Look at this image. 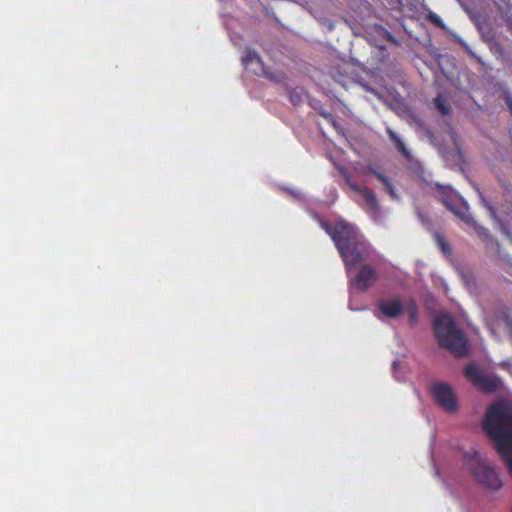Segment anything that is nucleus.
<instances>
[{
  "label": "nucleus",
  "instance_id": "nucleus-1",
  "mask_svg": "<svg viewBox=\"0 0 512 512\" xmlns=\"http://www.w3.org/2000/svg\"><path fill=\"white\" fill-rule=\"evenodd\" d=\"M483 430L512 474V411L504 403L491 405L483 419Z\"/></svg>",
  "mask_w": 512,
  "mask_h": 512
},
{
  "label": "nucleus",
  "instance_id": "nucleus-2",
  "mask_svg": "<svg viewBox=\"0 0 512 512\" xmlns=\"http://www.w3.org/2000/svg\"><path fill=\"white\" fill-rule=\"evenodd\" d=\"M434 329L439 343L443 347L458 357L467 354V340L450 315L442 314L438 316L435 319Z\"/></svg>",
  "mask_w": 512,
  "mask_h": 512
},
{
  "label": "nucleus",
  "instance_id": "nucleus-3",
  "mask_svg": "<svg viewBox=\"0 0 512 512\" xmlns=\"http://www.w3.org/2000/svg\"><path fill=\"white\" fill-rule=\"evenodd\" d=\"M466 458L468 469L477 482L493 490H497L502 486L498 473L486 456L478 451H473L471 454H467Z\"/></svg>",
  "mask_w": 512,
  "mask_h": 512
},
{
  "label": "nucleus",
  "instance_id": "nucleus-4",
  "mask_svg": "<svg viewBox=\"0 0 512 512\" xmlns=\"http://www.w3.org/2000/svg\"><path fill=\"white\" fill-rule=\"evenodd\" d=\"M348 276L358 265L373 261L374 250L371 245L362 236L355 243L339 253Z\"/></svg>",
  "mask_w": 512,
  "mask_h": 512
},
{
  "label": "nucleus",
  "instance_id": "nucleus-5",
  "mask_svg": "<svg viewBox=\"0 0 512 512\" xmlns=\"http://www.w3.org/2000/svg\"><path fill=\"white\" fill-rule=\"evenodd\" d=\"M321 227L332 238L339 253L362 237L355 226L346 221H338L333 226L322 222Z\"/></svg>",
  "mask_w": 512,
  "mask_h": 512
},
{
  "label": "nucleus",
  "instance_id": "nucleus-6",
  "mask_svg": "<svg viewBox=\"0 0 512 512\" xmlns=\"http://www.w3.org/2000/svg\"><path fill=\"white\" fill-rule=\"evenodd\" d=\"M340 173L343 175L346 183L349 187L362 195L366 202V211L367 213L374 219V221H379L381 218V207L379 205L378 199L375 193L366 187H360L357 183L352 180V175L345 167L339 168Z\"/></svg>",
  "mask_w": 512,
  "mask_h": 512
},
{
  "label": "nucleus",
  "instance_id": "nucleus-7",
  "mask_svg": "<svg viewBox=\"0 0 512 512\" xmlns=\"http://www.w3.org/2000/svg\"><path fill=\"white\" fill-rule=\"evenodd\" d=\"M340 173L343 175L346 183L349 187L362 195L366 202V211L367 213L374 219V221H379L381 218V207L379 205L378 199L375 193L366 187H360L357 183L352 180V175L345 167L339 168Z\"/></svg>",
  "mask_w": 512,
  "mask_h": 512
},
{
  "label": "nucleus",
  "instance_id": "nucleus-8",
  "mask_svg": "<svg viewBox=\"0 0 512 512\" xmlns=\"http://www.w3.org/2000/svg\"><path fill=\"white\" fill-rule=\"evenodd\" d=\"M340 173L343 175L346 183L349 187L362 195L366 202V211L367 213L374 219V221H379L381 218V207L379 205L378 199L375 193L366 187H360L357 183L352 180V175L345 167L339 168Z\"/></svg>",
  "mask_w": 512,
  "mask_h": 512
},
{
  "label": "nucleus",
  "instance_id": "nucleus-9",
  "mask_svg": "<svg viewBox=\"0 0 512 512\" xmlns=\"http://www.w3.org/2000/svg\"><path fill=\"white\" fill-rule=\"evenodd\" d=\"M378 279V274L371 262L359 265L357 274L350 279V284L358 291L365 292Z\"/></svg>",
  "mask_w": 512,
  "mask_h": 512
},
{
  "label": "nucleus",
  "instance_id": "nucleus-10",
  "mask_svg": "<svg viewBox=\"0 0 512 512\" xmlns=\"http://www.w3.org/2000/svg\"><path fill=\"white\" fill-rule=\"evenodd\" d=\"M443 204L458 218L467 224H474L473 218L469 213L467 202L457 193L450 191L445 193Z\"/></svg>",
  "mask_w": 512,
  "mask_h": 512
},
{
  "label": "nucleus",
  "instance_id": "nucleus-11",
  "mask_svg": "<svg viewBox=\"0 0 512 512\" xmlns=\"http://www.w3.org/2000/svg\"><path fill=\"white\" fill-rule=\"evenodd\" d=\"M242 64L245 68H251L256 75L264 76L275 82H280L281 77L270 72L269 68L263 63L259 54L251 48H247L242 58Z\"/></svg>",
  "mask_w": 512,
  "mask_h": 512
},
{
  "label": "nucleus",
  "instance_id": "nucleus-12",
  "mask_svg": "<svg viewBox=\"0 0 512 512\" xmlns=\"http://www.w3.org/2000/svg\"><path fill=\"white\" fill-rule=\"evenodd\" d=\"M431 392L435 401L447 412H454L457 409V401L452 388L441 382L431 385Z\"/></svg>",
  "mask_w": 512,
  "mask_h": 512
},
{
  "label": "nucleus",
  "instance_id": "nucleus-13",
  "mask_svg": "<svg viewBox=\"0 0 512 512\" xmlns=\"http://www.w3.org/2000/svg\"><path fill=\"white\" fill-rule=\"evenodd\" d=\"M466 376L484 391H494L500 385L497 377L484 374L477 366L470 365L466 368Z\"/></svg>",
  "mask_w": 512,
  "mask_h": 512
},
{
  "label": "nucleus",
  "instance_id": "nucleus-14",
  "mask_svg": "<svg viewBox=\"0 0 512 512\" xmlns=\"http://www.w3.org/2000/svg\"><path fill=\"white\" fill-rule=\"evenodd\" d=\"M365 33L366 40L372 46L378 47L380 49H385V42L396 43L393 35L383 26L378 24H374L368 27Z\"/></svg>",
  "mask_w": 512,
  "mask_h": 512
},
{
  "label": "nucleus",
  "instance_id": "nucleus-15",
  "mask_svg": "<svg viewBox=\"0 0 512 512\" xmlns=\"http://www.w3.org/2000/svg\"><path fill=\"white\" fill-rule=\"evenodd\" d=\"M378 308L386 317L396 318L403 312V303L400 298L380 300Z\"/></svg>",
  "mask_w": 512,
  "mask_h": 512
},
{
  "label": "nucleus",
  "instance_id": "nucleus-16",
  "mask_svg": "<svg viewBox=\"0 0 512 512\" xmlns=\"http://www.w3.org/2000/svg\"><path fill=\"white\" fill-rule=\"evenodd\" d=\"M387 134H388L390 140L392 141L393 145L397 149V151L400 152L401 155L406 160H411L412 155H411L410 151L406 148L404 142L401 140V138L398 136V134L395 131H393L391 128L387 129Z\"/></svg>",
  "mask_w": 512,
  "mask_h": 512
},
{
  "label": "nucleus",
  "instance_id": "nucleus-17",
  "mask_svg": "<svg viewBox=\"0 0 512 512\" xmlns=\"http://www.w3.org/2000/svg\"><path fill=\"white\" fill-rule=\"evenodd\" d=\"M372 172L377 177V179L383 184V186L385 187L386 191L391 196V198L397 199L398 196H397L395 188L391 182V179L380 171L373 170Z\"/></svg>",
  "mask_w": 512,
  "mask_h": 512
},
{
  "label": "nucleus",
  "instance_id": "nucleus-18",
  "mask_svg": "<svg viewBox=\"0 0 512 512\" xmlns=\"http://www.w3.org/2000/svg\"><path fill=\"white\" fill-rule=\"evenodd\" d=\"M434 105L441 115L448 116L451 114V105L449 101L441 95L434 99Z\"/></svg>",
  "mask_w": 512,
  "mask_h": 512
},
{
  "label": "nucleus",
  "instance_id": "nucleus-19",
  "mask_svg": "<svg viewBox=\"0 0 512 512\" xmlns=\"http://www.w3.org/2000/svg\"><path fill=\"white\" fill-rule=\"evenodd\" d=\"M450 36L452 37V39L457 42L458 44H460L464 49L465 51L473 58L475 59L479 64L481 65H484L485 63L483 62V60L481 59V57H479L478 55H476L472 50L471 48L468 46V44L461 38L459 37L457 34L453 33V32H449Z\"/></svg>",
  "mask_w": 512,
  "mask_h": 512
},
{
  "label": "nucleus",
  "instance_id": "nucleus-20",
  "mask_svg": "<svg viewBox=\"0 0 512 512\" xmlns=\"http://www.w3.org/2000/svg\"><path fill=\"white\" fill-rule=\"evenodd\" d=\"M471 19L477 27L479 34L489 27L488 19L484 15L473 14L471 15Z\"/></svg>",
  "mask_w": 512,
  "mask_h": 512
},
{
  "label": "nucleus",
  "instance_id": "nucleus-21",
  "mask_svg": "<svg viewBox=\"0 0 512 512\" xmlns=\"http://www.w3.org/2000/svg\"><path fill=\"white\" fill-rule=\"evenodd\" d=\"M447 129H448L447 130L448 139L446 141H450L453 146V149H454L453 156L460 157V149H459L458 142H457V135L452 127L448 126Z\"/></svg>",
  "mask_w": 512,
  "mask_h": 512
},
{
  "label": "nucleus",
  "instance_id": "nucleus-22",
  "mask_svg": "<svg viewBox=\"0 0 512 512\" xmlns=\"http://www.w3.org/2000/svg\"><path fill=\"white\" fill-rule=\"evenodd\" d=\"M434 237H435V240H436L438 246L440 247L441 251L445 255L450 256L451 249H450L447 241L444 239V237L438 231H434Z\"/></svg>",
  "mask_w": 512,
  "mask_h": 512
},
{
  "label": "nucleus",
  "instance_id": "nucleus-23",
  "mask_svg": "<svg viewBox=\"0 0 512 512\" xmlns=\"http://www.w3.org/2000/svg\"><path fill=\"white\" fill-rule=\"evenodd\" d=\"M481 40L488 45V47L497 41L494 31L488 27L480 33Z\"/></svg>",
  "mask_w": 512,
  "mask_h": 512
},
{
  "label": "nucleus",
  "instance_id": "nucleus-24",
  "mask_svg": "<svg viewBox=\"0 0 512 512\" xmlns=\"http://www.w3.org/2000/svg\"><path fill=\"white\" fill-rule=\"evenodd\" d=\"M427 19L433 23L436 27H439L442 30H447L445 24L442 22L440 17L436 15L435 13L429 11L427 14Z\"/></svg>",
  "mask_w": 512,
  "mask_h": 512
},
{
  "label": "nucleus",
  "instance_id": "nucleus-25",
  "mask_svg": "<svg viewBox=\"0 0 512 512\" xmlns=\"http://www.w3.org/2000/svg\"><path fill=\"white\" fill-rule=\"evenodd\" d=\"M489 48H490L491 52H493L495 55H498L500 57H502L505 54V50L499 41L492 43L489 46Z\"/></svg>",
  "mask_w": 512,
  "mask_h": 512
},
{
  "label": "nucleus",
  "instance_id": "nucleus-26",
  "mask_svg": "<svg viewBox=\"0 0 512 512\" xmlns=\"http://www.w3.org/2000/svg\"><path fill=\"white\" fill-rule=\"evenodd\" d=\"M420 219H421V222L424 226L427 227L428 230H433L434 231H437L435 229V225L434 223L432 222V220L428 217V216H425V215H421L420 216Z\"/></svg>",
  "mask_w": 512,
  "mask_h": 512
},
{
  "label": "nucleus",
  "instance_id": "nucleus-27",
  "mask_svg": "<svg viewBox=\"0 0 512 512\" xmlns=\"http://www.w3.org/2000/svg\"><path fill=\"white\" fill-rule=\"evenodd\" d=\"M481 200H482V203L484 204V206L489 210L491 216H494L495 212H494L493 208L487 203L486 199L482 195H481Z\"/></svg>",
  "mask_w": 512,
  "mask_h": 512
},
{
  "label": "nucleus",
  "instance_id": "nucleus-28",
  "mask_svg": "<svg viewBox=\"0 0 512 512\" xmlns=\"http://www.w3.org/2000/svg\"><path fill=\"white\" fill-rule=\"evenodd\" d=\"M505 101H506L508 108L510 109V111L512 113V97L507 95L505 98ZM511 139H512V129H511Z\"/></svg>",
  "mask_w": 512,
  "mask_h": 512
},
{
  "label": "nucleus",
  "instance_id": "nucleus-29",
  "mask_svg": "<svg viewBox=\"0 0 512 512\" xmlns=\"http://www.w3.org/2000/svg\"><path fill=\"white\" fill-rule=\"evenodd\" d=\"M506 325L509 329L510 335L512 336V319H510V318L506 319Z\"/></svg>",
  "mask_w": 512,
  "mask_h": 512
},
{
  "label": "nucleus",
  "instance_id": "nucleus-30",
  "mask_svg": "<svg viewBox=\"0 0 512 512\" xmlns=\"http://www.w3.org/2000/svg\"><path fill=\"white\" fill-rule=\"evenodd\" d=\"M299 97L298 96H295L293 93L290 94V100L296 104L297 101H298Z\"/></svg>",
  "mask_w": 512,
  "mask_h": 512
},
{
  "label": "nucleus",
  "instance_id": "nucleus-31",
  "mask_svg": "<svg viewBox=\"0 0 512 512\" xmlns=\"http://www.w3.org/2000/svg\"><path fill=\"white\" fill-rule=\"evenodd\" d=\"M416 319V310L412 309L410 311V320L414 321Z\"/></svg>",
  "mask_w": 512,
  "mask_h": 512
},
{
  "label": "nucleus",
  "instance_id": "nucleus-32",
  "mask_svg": "<svg viewBox=\"0 0 512 512\" xmlns=\"http://www.w3.org/2000/svg\"><path fill=\"white\" fill-rule=\"evenodd\" d=\"M399 365H400V362H399V361H394V362L392 363V368H393V370H394V371H396V369L398 368V366H399Z\"/></svg>",
  "mask_w": 512,
  "mask_h": 512
},
{
  "label": "nucleus",
  "instance_id": "nucleus-33",
  "mask_svg": "<svg viewBox=\"0 0 512 512\" xmlns=\"http://www.w3.org/2000/svg\"><path fill=\"white\" fill-rule=\"evenodd\" d=\"M505 234L512 243V235L508 231H505Z\"/></svg>",
  "mask_w": 512,
  "mask_h": 512
},
{
  "label": "nucleus",
  "instance_id": "nucleus-34",
  "mask_svg": "<svg viewBox=\"0 0 512 512\" xmlns=\"http://www.w3.org/2000/svg\"><path fill=\"white\" fill-rule=\"evenodd\" d=\"M464 279L466 280V282H467V283H469V282H470V280H472V279H473V276H472V275H470V276H469V277H467V278H466V276H464Z\"/></svg>",
  "mask_w": 512,
  "mask_h": 512
},
{
  "label": "nucleus",
  "instance_id": "nucleus-35",
  "mask_svg": "<svg viewBox=\"0 0 512 512\" xmlns=\"http://www.w3.org/2000/svg\"><path fill=\"white\" fill-rule=\"evenodd\" d=\"M426 135L432 141L433 136L428 130L426 131Z\"/></svg>",
  "mask_w": 512,
  "mask_h": 512
},
{
  "label": "nucleus",
  "instance_id": "nucleus-36",
  "mask_svg": "<svg viewBox=\"0 0 512 512\" xmlns=\"http://www.w3.org/2000/svg\"><path fill=\"white\" fill-rule=\"evenodd\" d=\"M493 245H495V247L497 248V252L500 254V251H499V244L497 242L493 243Z\"/></svg>",
  "mask_w": 512,
  "mask_h": 512
}]
</instances>
